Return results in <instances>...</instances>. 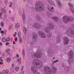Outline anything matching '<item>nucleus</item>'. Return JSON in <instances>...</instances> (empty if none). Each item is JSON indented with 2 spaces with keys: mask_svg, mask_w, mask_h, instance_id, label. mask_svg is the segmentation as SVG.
<instances>
[{
  "mask_svg": "<svg viewBox=\"0 0 74 74\" xmlns=\"http://www.w3.org/2000/svg\"><path fill=\"white\" fill-rule=\"evenodd\" d=\"M35 8L37 11H42L44 10L45 7L42 3L37 1L35 3Z\"/></svg>",
  "mask_w": 74,
  "mask_h": 74,
  "instance_id": "f257e3e1",
  "label": "nucleus"
},
{
  "mask_svg": "<svg viewBox=\"0 0 74 74\" xmlns=\"http://www.w3.org/2000/svg\"><path fill=\"white\" fill-rule=\"evenodd\" d=\"M33 64L38 69H40L42 67L43 64L42 62L37 59L34 60L33 62Z\"/></svg>",
  "mask_w": 74,
  "mask_h": 74,
  "instance_id": "f03ea898",
  "label": "nucleus"
},
{
  "mask_svg": "<svg viewBox=\"0 0 74 74\" xmlns=\"http://www.w3.org/2000/svg\"><path fill=\"white\" fill-rule=\"evenodd\" d=\"M63 21L65 23H67L69 22H72L74 20V18L71 16L69 17L67 16H65L62 18Z\"/></svg>",
  "mask_w": 74,
  "mask_h": 74,
  "instance_id": "7ed1b4c3",
  "label": "nucleus"
},
{
  "mask_svg": "<svg viewBox=\"0 0 74 74\" xmlns=\"http://www.w3.org/2000/svg\"><path fill=\"white\" fill-rule=\"evenodd\" d=\"M49 26L50 27H49L48 28L46 27L45 29V31L46 33H49V30H53L54 28V25L52 23H49Z\"/></svg>",
  "mask_w": 74,
  "mask_h": 74,
  "instance_id": "20e7f679",
  "label": "nucleus"
},
{
  "mask_svg": "<svg viewBox=\"0 0 74 74\" xmlns=\"http://www.w3.org/2000/svg\"><path fill=\"white\" fill-rule=\"evenodd\" d=\"M66 34L69 37H71L74 34V32L73 31L71 28H69L66 32Z\"/></svg>",
  "mask_w": 74,
  "mask_h": 74,
  "instance_id": "39448f33",
  "label": "nucleus"
},
{
  "mask_svg": "<svg viewBox=\"0 0 74 74\" xmlns=\"http://www.w3.org/2000/svg\"><path fill=\"white\" fill-rule=\"evenodd\" d=\"M52 72V70L49 66H46L45 67V73L46 74H51Z\"/></svg>",
  "mask_w": 74,
  "mask_h": 74,
  "instance_id": "423d86ee",
  "label": "nucleus"
},
{
  "mask_svg": "<svg viewBox=\"0 0 74 74\" xmlns=\"http://www.w3.org/2000/svg\"><path fill=\"white\" fill-rule=\"evenodd\" d=\"M41 53L39 52H38L37 54L36 53H34L33 55V57H36L37 58H40L41 56Z\"/></svg>",
  "mask_w": 74,
  "mask_h": 74,
  "instance_id": "0eeeda50",
  "label": "nucleus"
},
{
  "mask_svg": "<svg viewBox=\"0 0 74 74\" xmlns=\"http://www.w3.org/2000/svg\"><path fill=\"white\" fill-rule=\"evenodd\" d=\"M34 27L38 30H39L41 28V26L38 23H35L34 24Z\"/></svg>",
  "mask_w": 74,
  "mask_h": 74,
  "instance_id": "6e6552de",
  "label": "nucleus"
},
{
  "mask_svg": "<svg viewBox=\"0 0 74 74\" xmlns=\"http://www.w3.org/2000/svg\"><path fill=\"white\" fill-rule=\"evenodd\" d=\"M31 70L34 73L36 74L37 73V71H38L37 70V69L33 66H32L31 67Z\"/></svg>",
  "mask_w": 74,
  "mask_h": 74,
  "instance_id": "1a4fd4ad",
  "label": "nucleus"
},
{
  "mask_svg": "<svg viewBox=\"0 0 74 74\" xmlns=\"http://www.w3.org/2000/svg\"><path fill=\"white\" fill-rule=\"evenodd\" d=\"M64 45H67L68 44L69 42V39L67 37H64Z\"/></svg>",
  "mask_w": 74,
  "mask_h": 74,
  "instance_id": "9d476101",
  "label": "nucleus"
},
{
  "mask_svg": "<svg viewBox=\"0 0 74 74\" xmlns=\"http://www.w3.org/2000/svg\"><path fill=\"white\" fill-rule=\"evenodd\" d=\"M68 56L71 59L73 57V52L72 51H70L68 53Z\"/></svg>",
  "mask_w": 74,
  "mask_h": 74,
  "instance_id": "9b49d317",
  "label": "nucleus"
},
{
  "mask_svg": "<svg viewBox=\"0 0 74 74\" xmlns=\"http://www.w3.org/2000/svg\"><path fill=\"white\" fill-rule=\"evenodd\" d=\"M38 34L40 36H41V37L42 38H45V33L43 32H42L41 31H39L38 33Z\"/></svg>",
  "mask_w": 74,
  "mask_h": 74,
  "instance_id": "f8f14e48",
  "label": "nucleus"
},
{
  "mask_svg": "<svg viewBox=\"0 0 74 74\" xmlns=\"http://www.w3.org/2000/svg\"><path fill=\"white\" fill-rule=\"evenodd\" d=\"M57 3L59 8H62L63 7V5L62 4L61 2L60 1H58L57 2Z\"/></svg>",
  "mask_w": 74,
  "mask_h": 74,
  "instance_id": "ddd939ff",
  "label": "nucleus"
},
{
  "mask_svg": "<svg viewBox=\"0 0 74 74\" xmlns=\"http://www.w3.org/2000/svg\"><path fill=\"white\" fill-rule=\"evenodd\" d=\"M11 51V49L10 48H8L6 49L5 50V53H6V56L10 54V52Z\"/></svg>",
  "mask_w": 74,
  "mask_h": 74,
  "instance_id": "4468645a",
  "label": "nucleus"
},
{
  "mask_svg": "<svg viewBox=\"0 0 74 74\" xmlns=\"http://www.w3.org/2000/svg\"><path fill=\"white\" fill-rule=\"evenodd\" d=\"M34 35L33 36V40L34 41H36L37 40V34H36V33H34Z\"/></svg>",
  "mask_w": 74,
  "mask_h": 74,
  "instance_id": "2eb2a0df",
  "label": "nucleus"
},
{
  "mask_svg": "<svg viewBox=\"0 0 74 74\" xmlns=\"http://www.w3.org/2000/svg\"><path fill=\"white\" fill-rule=\"evenodd\" d=\"M49 3L50 4H51L52 5H53V6H55V3H54V2H53L52 0H49Z\"/></svg>",
  "mask_w": 74,
  "mask_h": 74,
  "instance_id": "dca6fc26",
  "label": "nucleus"
},
{
  "mask_svg": "<svg viewBox=\"0 0 74 74\" xmlns=\"http://www.w3.org/2000/svg\"><path fill=\"white\" fill-rule=\"evenodd\" d=\"M52 69L53 73H56V68L55 67L53 66L52 67Z\"/></svg>",
  "mask_w": 74,
  "mask_h": 74,
  "instance_id": "f3484780",
  "label": "nucleus"
},
{
  "mask_svg": "<svg viewBox=\"0 0 74 74\" xmlns=\"http://www.w3.org/2000/svg\"><path fill=\"white\" fill-rule=\"evenodd\" d=\"M53 20V21H55L56 22H57L58 20V18L57 17L53 16L51 18Z\"/></svg>",
  "mask_w": 74,
  "mask_h": 74,
  "instance_id": "a211bd4d",
  "label": "nucleus"
},
{
  "mask_svg": "<svg viewBox=\"0 0 74 74\" xmlns=\"http://www.w3.org/2000/svg\"><path fill=\"white\" fill-rule=\"evenodd\" d=\"M21 25H20V24L19 23H17L15 24V27L17 29H18L20 27Z\"/></svg>",
  "mask_w": 74,
  "mask_h": 74,
  "instance_id": "6ab92c4d",
  "label": "nucleus"
},
{
  "mask_svg": "<svg viewBox=\"0 0 74 74\" xmlns=\"http://www.w3.org/2000/svg\"><path fill=\"white\" fill-rule=\"evenodd\" d=\"M23 30L24 33H25V34H27V29L26 27H23Z\"/></svg>",
  "mask_w": 74,
  "mask_h": 74,
  "instance_id": "aec40b11",
  "label": "nucleus"
},
{
  "mask_svg": "<svg viewBox=\"0 0 74 74\" xmlns=\"http://www.w3.org/2000/svg\"><path fill=\"white\" fill-rule=\"evenodd\" d=\"M72 63H73V60L72 59H69L68 61V63L69 64H70Z\"/></svg>",
  "mask_w": 74,
  "mask_h": 74,
  "instance_id": "412c9836",
  "label": "nucleus"
},
{
  "mask_svg": "<svg viewBox=\"0 0 74 74\" xmlns=\"http://www.w3.org/2000/svg\"><path fill=\"white\" fill-rule=\"evenodd\" d=\"M48 55L49 56H51V55L52 54V51H51V50H49L48 51Z\"/></svg>",
  "mask_w": 74,
  "mask_h": 74,
  "instance_id": "4be33fe9",
  "label": "nucleus"
},
{
  "mask_svg": "<svg viewBox=\"0 0 74 74\" xmlns=\"http://www.w3.org/2000/svg\"><path fill=\"white\" fill-rule=\"evenodd\" d=\"M68 5L69 7H74V5L71 4V3L69 2L68 3Z\"/></svg>",
  "mask_w": 74,
  "mask_h": 74,
  "instance_id": "5701e85b",
  "label": "nucleus"
},
{
  "mask_svg": "<svg viewBox=\"0 0 74 74\" xmlns=\"http://www.w3.org/2000/svg\"><path fill=\"white\" fill-rule=\"evenodd\" d=\"M6 60L8 63H10L11 61V58H7L6 59Z\"/></svg>",
  "mask_w": 74,
  "mask_h": 74,
  "instance_id": "b1692460",
  "label": "nucleus"
},
{
  "mask_svg": "<svg viewBox=\"0 0 74 74\" xmlns=\"http://www.w3.org/2000/svg\"><path fill=\"white\" fill-rule=\"evenodd\" d=\"M61 41L60 39L59 38H58L56 40L57 43H60Z\"/></svg>",
  "mask_w": 74,
  "mask_h": 74,
  "instance_id": "393cba45",
  "label": "nucleus"
},
{
  "mask_svg": "<svg viewBox=\"0 0 74 74\" xmlns=\"http://www.w3.org/2000/svg\"><path fill=\"white\" fill-rule=\"evenodd\" d=\"M17 61L19 64H21V58H18L17 59Z\"/></svg>",
  "mask_w": 74,
  "mask_h": 74,
  "instance_id": "a878e982",
  "label": "nucleus"
},
{
  "mask_svg": "<svg viewBox=\"0 0 74 74\" xmlns=\"http://www.w3.org/2000/svg\"><path fill=\"white\" fill-rule=\"evenodd\" d=\"M22 18L23 20H25L26 18V16H25V14L23 13L22 15Z\"/></svg>",
  "mask_w": 74,
  "mask_h": 74,
  "instance_id": "bb28decb",
  "label": "nucleus"
},
{
  "mask_svg": "<svg viewBox=\"0 0 74 74\" xmlns=\"http://www.w3.org/2000/svg\"><path fill=\"white\" fill-rule=\"evenodd\" d=\"M19 70V67H17L15 68V70L16 72H18Z\"/></svg>",
  "mask_w": 74,
  "mask_h": 74,
  "instance_id": "cd10ccee",
  "label": "nucleus"
},
{
  "mask_svg": "<svg viewBox=\"0 0 74 74\" xmlns=\"http://www.w3.org/2000/svg\"><path fill=\"white\" fill-rule=\"evenodd\" d=\"M1 11L2 12H3V13H5L6 12V10L4 9H1Z\"/></svg>",
  "mask_w": 74,
  "mask_h": 74,
  "instance_id": "c85d7f7f",
  "label": "nucleus"
},
{
  "mask_svg": "<svg viewBox=\"0 0 74 74\" xmlns=\"http://www.w3.org/2000/svg\"><path fill=\"white\" fill-rule=\"evenodd\" d=\"M10 71L12 72V73H15V71L13 68H11L10 69Z\"/></svg>",
  "mask_w": 74,
  "mask_h": 74,
  "instance_id": "c756f323",
  "label": "nucleus"
},
{
  "mask_svg": "<svg viewBox=\"0 0 74 74\" xmlns=\"http://www.w3.org/2000/svg\"><path fill=\"white\" fill-rule=\"evenodd\" d=\"M1 27H4V22H3V21L1 22Z\"/></svg>",
  "mask_w": 74,
  "mask_h": 74,
  "instance_id": "7c9ffc66",
  "label": "nucleus"
},
{
  "mask_svg": "<svg viewBox=\"0 0 74 74\" xmlns=\"http://www.w3.org/2000/svg\"><path fill=\"white\" fill-rule=\"evenodd\" d=\"M13 27V25H11L8 28V30H10Z\"/></svg>",
  "mask_w": 74,
  "mask_h": 74,
  "instance_id": "2f4dec72",
  "label": "nucleus"
},
{
  "mask_svg": "<svg viewBox=\"0 0 74 74\" xmlns=\"http://www.w3.org/2000/svg\"><path fill=\"white\" fill-rule=\"evenodd\" d=\"M19 41L20 43H22V37H20L19 38Z\"/></svg>",
  "mask_w": 74,
  "mask_h": 74,
  "instance_id": "473e14b6",
  "label": "nucleus"
},
{
  "mask_svg": "<svg viewBox=\"0 0 74 74\" xmlns=\"http://www.w3.org/2000/svg\"><path fill=\"white\" fill-rule=\"evenodd\" d=\"M3 14V13L2 12H0V19H2L3 18L2 17V15Z\"/></svg>",
  "mask_w": 74,
  "mask_h": 74,
  "instance_id": "72a5a7b5",
  "label": "nucleus"
},
{
  "mask_svg": "<svg viewBox=\"0 0 74 74\" xmlns=\"http://www.w3.org/2000/svg\"><path fill=\"white\" fill-rule=\"evenodd\" d=\"M23 56L25 57V49H23Z\"/></svg>",
  "mask_w": 74,
  "mask_h": 74,
  "instance_id": "f704fd0d",
  "label": "nucleus"
},
{
  "mask_svg": "<svg viewBox=\"0 0 74 74\" xmlns=\"http://www.w3.org/2000/svg\"><path fill=\"white\" fill-rule=\"evenodd\" d=\"M6 42H8L10 41V38H8L6 39Z\"/></svg>",
  "mask_w": 74,
  "mask_h": 74,
  "instance_id": "c9c22d12",
  "label": "nucleus"
},
{
  "mask_svg": "<svg viewBox=\"0 0 74 74\" xmlns=\"http://www.w3.org/2000/svg\"><path fill=\"white\" fill-rule=\"evenodd\" d=\"M2 40L3 42H6V39H5L4 38H2Z\"/></svg>",
  "mask_w": 74,
  "mask_h": 74,
  "instance_id": "e433bc0d",
  "label": "nucleus"
},
{
  "mask_svg": "<svg viewBox=\"0 0 74 74\" xmlns=\"http://www.w3.org/2000/svg\"><path fill=\"white\" fill-rule=\"evenodd\" d=\"M70 10L72 12V13H74V9H73V8H70Z\"/></svg>",
  "mask_w": 74,
  "mask_h": 74,
  "instance_id": "4c0bfd02",
  "label": "nucleus"
},
{
  "mask_svg": "<svg viewBox=\"0 0 74 74\" xmlns=\"http://www.w3.org/2000/svg\"><path fill=\"white\" fill-rule=\"evenodd\" d=\"M21 32H18V37H19V38H20V37H21Z\"/></svg>",
  "mask_w": 74,
  "mask_h": 74,
  "instance_id": "58836bf2",
  "label": "nucleus"
},
{
  "mask_svg": "<svg viewBox=\"0 0 74 74\" xmlns=\"http://www.w3.org/2000/svg\"><path fill=\"white\" fill-rule=\"evenodd\" d=\"M5 72H6V74H8V73H9V70H8V69H7L5 71Z\"/></svg>",
  "mask_w": 74,
  "mask_h": 74,
  "instance_id": "ea45409f",
  "label": "nucleus"
},
{
  "mask_svg": "<svg viewBox=\"0 0 74 74\" xmlns=\"http://www.w3.org/2000/svg\"><path fill=\"white\" fill-rule=\"evenodd\" d=\"M47 9L50 11L51 10V6H49L47 7Z\"/></svg>",
  "mask_w": 74,
  "mask_h": 74,
  "instance_id": "a19ab883",
  "label": "nucleus"
},
{
  "mask_svg": "<svg viewBox=\"0 0 74 74\" xmlns=\"http://www.w3.org/2000/svg\"><path fill=\"white\" fill-rule=\"evenodd\" d=\"M51 36H52V33L49 34V35H48V37H51Z\"/></svg>",
  "mask_w": 74,
  "mask_h": 74,
  "instance_id": "79ce46f5",
  "label": "nucleus"
},
{
  "mask_svg": "<svg viewBox=\"0 0 74 74\" xmlns=\"http://www.w3.org/2000/svg\"><path fill=\"white\" fill-rule=\"evenodd\" d=\"M8 1H7V0H5L4 1V3L6 5H7V4Z\"/></svg>",
  "mask_w": 74,
  "mask_h": 74,
  "instance_id": "37998d69",
  "label": "nucleus"
},
{
  "mask_svg": "<svg viewBox=\"0 0 74 74\" xmlns=\"http://www.w3.org/2000/svg\"><path fill=\"white\" fill-rule=\"evenodd\" d=\"M2 73H3V74H5L6 73V72H5V70H3V71H2Z\"/></svg>",
  "mask_w": 74,
  "mask_h": 74,
  "instance_id": "c03bdc74",
  "label": "nucleus"
},
{
  "mask_svg": "<svg viewBox=\"0 0 74 74\" xmlns=\"http://www.w3.org/2000/svg\"><path fill=\"white\" fill-rule=\"evenodd\" d=\"M54 9V8H53V7H51L50 9V11H51V12H52V10H53Z\"/></svg>",
  "mask_w": 74,
  "mask_h": 74,
  "instance_id": "a18cd8bd",
  "label": "nucleus"
},
{
  "mask_svg": "<svg viewBox=\"0 0 74 74\" xmlns=\"http://www.w3.org/2000/svg\"><path fill=\"white\" fill-rule=\"evenodd\" d=\"M9 44H10V43L8 42L6 43L5 44V45H6V46H8Z\"/></svg>",
  "mask_w": 74,
  "mask_h": 74,
  "instance_id": "49530a36",
  "label": "nucleus"
},
{
  "mask_svg": "<svg viewBox=\"0 0 74 74\" xmlns=\"http://www.w3.org/2000/svg\"><path fill=\"white\" fill-rule=\"evenodd\" d=\"M0 60L1 62H3V60L2 59V57H0Z\"/></svg>",
  "mask_w": 74,
  "mask_h": 74,
  "instance_id": "de8ad7c7",
  "label": "nucleus"
},
{
  "mask_svg": "<svg viewBox=\"0 0 74 74\" xmlns=\"http://www.w3.org/2000/svg\"><path fill=\"white\" fill-rule=\"evenodd\" d=\"M10 7H11L12 6V3L10 2Z\"/></svg>",
  "mask_w": 74,
  "mask_h": 74,
  "instance_id": "09e8293b",
  "label": "nucleus"
},
{
  "mask_svg": "<svg viewBox=\"0 0 74 74\" xmlns=\"http://www.w3.org/2000/svg\"><path fill=\"white\" fill-rule=\"evenodd\" d=\"M23 68H24V66H23L21 68V71H22L23 70Z\"/></svg>",
  "mask_w": 74,
  "mask_h": 74,
  "instance_id": "8fccbe9b",
  "label": "nucleus"
},
{
  "mask_svg": "<svg viewBox=\"0 0 74 74\" xmlns=\"http://www.w3.org/2000/svg\"><path fill=\"white\" fill-rule=\"evenodd\" d=\"M12 67L14 68V67H15V66L14 65V64H13L12 65Z\"/></svg>",
  "mask_w": 74,
  "mask_h": 74,
  "instance_id": "3c124183",
  "label": "nucleus"
},
{
  "mask_svg": "<svg viewBox=\"0 0 74 74\" xmlns=\"http://www.w3.org/2000/svg\"><path fill=\"white\" fill-rule=\"evenodd\" d=\"M16 57H17V58H19V54H16Z\"/></svg>",
  "mask_w": 74,
  "mask_h": 74,
  "instance_id": "603ef678",
  "label": "nucleus"
},
{
  "mask_svg": "<svg viewBox=\"0 0 74 74\" xmlns=\"http://www.w3.org/2000/svg\"><path fill=\"white\" fill-rule=\"evenodd\" d=\"M1 33H2V34H4V31H1Z\"/></svg>",
  "mask_w": 74,
  "mask_h": 74,
  "instance_id": "864d4df0",
  "label": "nucleus"
},
{
  "mask_svg": "<svg viewBox=\"0 0 74 74\" xmlns=\"http://www.w3.org/2000/svg\"><path fill=\"white\" fill-rule=\"evenodd\" d=\"M17 40L18 38H16L15 40V41H17Z\"/></svg>",
  "mask_w": 74,
  "mask_h": 74,
  "instance_id": "5fc2aeb1",
  "label": "nucleus"
},
{
  "mask_svg": "<svg viewBox=\"0 0 74 74\" xmlns=\"http://www.w3.org/2000/svg\"><path fill=\"white\" fill-rule=\"evenodd\" d=\"M3 45V44L1 42H0V46H2Z\"/></svg>",
  "mask_w": 74,
  "mask_h": 74,
  "instance_id": "6e6d98bb",
  "label": "nucleus"
},
{
  "mask_svg": "<svg viewBox=\"0 0 74 74\" xmlns=\"http://www.w3.org/2000/svg\"><path fill=\"white\" fill-rule=\"evenodd\" d=\"M7 16V15L5 14L4 16V18H6Z\"/></svg>",
  "mask_w": 74,
  "mask_h": 74,
  "instance_id": "4d7b16f0",
  "label": "nucleus"
},
{
  "mask_svg": "<svg viewBox=\"0 0 74 74\" xmlns=\"http://www.w3.org/2000/svg\"><path fill=\"white\" fill-rule=\"evenodd\" d=\"M24 71H23L22 73L20 74H24Z\"/></svg>",
  "mask_w": 74,
  "mask_h": 74,
  "instance_id": "13d9d810",
  "label": "nucleus"
},
{
  "mask_svg": "<svg viewBox=\"0 0 74 74\" xmlns=\"http://www.w3.org/2000/svg\"><path fill=\"white\" fill-rule=\"evenodd\" d=\"M3 64V62H0V64L2 65Z\"/></svg>",
  "mask_w": 74,
  "mask_h": 74,
  "instance_id": "bf43d9fd",
  "label": "nucleus"
},
{
  "mask_svg": "<svg viewBox=\"0 0 74 74\" xmlns=\"http://www.w3.org/2000/svg\"><path fill=\"white\" fill-rule=\"evenodd\" d=\"M13 44H14V45L15 44V41H13Z\"/></svg>",
  "mask_w": 74,
  "mask_h": 74,
  "instance_id": "052dcab7",
  "label": "nucleus"
},
{
  "mask_svg": "<svg viewBox=\"0 0 74 74\" xmlns=\"http://www.w3.org/2000/svg\"><path fill=\"white\" fill-rule=\"evenodd\" d=\"M14 18H13L12 19V21H14Z\"/></svg>",
  "mask_w": 74,
  "mask_h": 74,
  "instance_id": "680f3d73",
  "label": "nucleus"
},
{
  "mask_svg": "<svg viewBox=\"0 0 74 74\" xmlns=\"http://www.w3.org/2000/svg\"><path fill=\"white\" fill-rule=\"evenodd\" d=\"M51 15H52V14H49L48 15V16H51Z\"/></svg>",
  "mask_w": 74,
  "mask_h": 74,
  "instance_id": "e2e57ef3",
  "label": "nucleus"
},
{
  "mask_svg": "<svg viewBox=\"0 0 74 74\" xmlns=\"http://www.w3.org/2000/svg\"><path fill=\"white\" fill-rule=\"evenodd\" d=\"M32 10H35V9L34 8H32Z\"/></svg>",
  "mask_w": 74,
  "mask_h": 74,
  "instance_id": "0e129e2a",
  "label": "nucleus"
},
{
  "mask_svg": "<svg viewBox=\"0 0 74 74\" xmlns=\"http://www.w3.org/2000/svg\"><path fill=\"white\" fill-rule=\"evenodd\" d=\"M58 62V60H57L56 61H55L54 62L56 63V62Z\"/></svg>",
  "mask_w": 74,
  "mask_h": 74,
  "instance_id": "69168bd1",
  "label": "nucleus"
},
{
  "mask_svg": "<svg viewBox=\"0 0 74 74\" xmlns=\"http://www.w3.org/2000/svg\"><path fill=\"white\" fill-rule=\"evenodd\" d=\"M13 36L14 37H16V35L15 34H13Z\"/></svg>",
  "mask_w": 74,
  "mask_h": 74,
  "instance_id": "338daca9",
  "label": "nucleus"
},
{
  "mask_svg": "<svg viewBox=\"0 0 74 74\" xmlns=\"http://www.w3.org/2000/svg\"><path fill=\"white\" fill-rule=\"evenodd\" d=\"M72 27H73L72 29H73L74 30V25Z\"/></svg>",
  "mask_w": 74,
  "mask_h": 74,
  "instance_id": "774afa93",
  "label": "nucleus"
}]
</instances>
